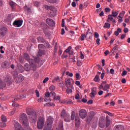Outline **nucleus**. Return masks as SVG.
Returning a JSON list of instances; mask_svg holds the SVG:
<instances>
[{"label": "nucleus", "instance_id": "obj_1", "mask_svg": "<svg viewBox=\"0 0 130 130\" xmlns=\"http://www.w3.org/2000/svg\"><path fill=\"white\" fill-rule=\"evenodd\" d=\"M60 116L62 118H64V121L66 122H70L71 121V119H70V114H68L67 112H66V110L63 109L60 113Z\"/></svg>", "mask_w": 130, "mask_h": 130}, {"label": "nucleus", "instance_id": "obj_2", "mask_svg": "<svg viewBox=\"0 0 130 130\" xmlns=\"http://www.w3.org/2000/svg\"><path fill=\"white\" fill-rule=\"evenodd\" d=\"M26 113L28 115H31V117L32 120H34V121H36V120H37V116L36 115V113L32 111L31 109L30 108L27 109Z\"/></svg>", "mask_w": 130, "mask_h": 130}, {"label": "nucleus", "instance_id": "obj_3", "mask_svg": "<svg viewBox=\"0 0 130 130\" xmlns=\"http://www.w3.org/2000/svg\"><path fill=\"white\" fill-rule=\"evenodd\" d=\"M45 120L43 118L40 117L37 121V127L39 129H42L44 125Z\"/></svg>", "mask_w": 130, "mask_h": 130}, {"label": "nucleus", "instance_id": "obj_4", "mask_svg": "<svg viewBox=\"0 0 130 130\" xmlns=\"http://www.w3.org/2000/svg\"><path fill=\"white\" fill-rule=\"evenodd\" d=\"M79 115L80 118L84 119L87 117V111L85 109H81L79 111Z\"/></svg>", "mask_w": 130, "mask_h": 130}, {"label": "nucleus", "instance_id": "obj_5", "mask_svg": "<svg viewBox=\"0 0 130 130\" xmlns=\"http://www.w3.org/2000/svg\"><path fill=\"white\" fill-rule=\"evenodd\" d=\"M81 123V120L80 119V117L79 116L78 114H76L75 115V126L77 127H79L80 126V124Z\"/></svg>", "mask_w": 130, "mask_h": 130}, {"label": "nucleus", "instance_id": "obj_6", "mask_svg": "<svg viewBox=\"0 0 130 130\" xmlns=\"http://www.w3.org/2000/svg\"><path fill=\"white\" fill-rule=\"evenodd\" d=\"M11 66V62L6 60L2 62L1 67L3 69H9Z\"/></svg>", "mask_w": 130, "mask_h": 130}, {"label": "nucleus", "instance_id": "obj_7", "mask_svg": "<svg viewBox=\"0 0 130 130\" xmlns=\"http://www.w3.org/2000/svg\"><path fill=\"white\" fill-rule=\"evenodd\" d=\"M13 25L15 27H21L23 25V21L22 20H15Z\"/></svg>", "mask_w": 130, "mask_h": 130}, {"label": "nucleus", "instance_id": "obj_8", "mask_svg": "<svg viewBox=\"0 0 130 130\" xmlns=\"http://www.w3.org/2000/svg\"><path fill=\"white\" fill-rule=\"evenodd\" d=\"M14 79L16 83H17L18 84H20V83L23 82V81L25 80L24 76H23L22 75H19L18 76H17V77Z\"/></svg>", "mask_w": 130, "mask_h": 130}, {"label": "nucleus", "instance_id": "obj_9", "mask_svg": "<svg viewBox=\"0 0 130 130\" xmlns=\"http://www.w3.org/2000/svg\"><path fill=\"white\" fill-rule=\"evenodd\" d=\"M8 32V28L4 27L0 29V35L1 37H4L7 34Z\"/></svg>", "mask_w": 130, "mask_h": 130}, {"label": "nucleus", "instance_id": "obj_10", "mask_svg": "<svg viewBox=\"0 0 130 130\" xmlns=\"http://www.w3.org/2000/svg\"><path fill=\"white\" fill-rule=\"evenodd\" d=\"M46 22L49 26H50V27H54V26H55V22L50 18H47L46 20Z\"/></svg>", "mask_w": 130, "mask_h": 130}, {"label": "nucleus", "instance_id": "obj_11", "mask_svg": "<svg viewBox=\"0 0 130 130\" xmlns=\"http://www.w3.org/2000/svg\"><path fill=\"white\" fill-rule=\"evenodd\" d=\"M97 88L92 87L91 88V92L90 93V96L92 99L95 97V95H97Z\"/></svg>", "mask_w": 130, "mask_h": 130}, {"label": "nucleus", "instance_id": "obj_12", "mask_svg": "<svg viewBox=\"0 0 130 130\" xmlns=\"http://www.w3.org/2000/svg\"><path fill=\"white\" fill-rule=\"evenodd\" d=\"M53 121H54V119L51 117V116H49L47 119V125H48L49 126H52Z\"/></svg>", "mask_w": 130, "mask_h": 130}, {"label": "nucleus", "instance_id": "obj_13", "mask_svg": "<svg viewBox=\"0 0 130 130\" xmlns=\"http://www.w3.org/2000/svg\"><path fill=\"white\" fill-rule=\"evenodd\" d=\"M45 97H46L45 99V101L46 102H47V101H49V100L50 101H51V99H50V98H49L50 97H51L50 92H47V91L45 93Z\"/></svg>", "mask_w": 130, "mask_h": 130}, {"label": "nucleus", "instance_id": "obj_14", "mask_svg": "<svg viewBox=\"0 0 130 130\" xmlns=\"http://www.w3.org/2000/svg\"><path fill=\"white\" fill-rule=\"evenodd\" d=\"M24 71H26V72H29V71L31 70V65H29L27 63H25L24 66Z\"/></svg>", "mask_w": 130, "mask_h": 130}, {"label": "nucleus", "instance_id": "obj_15", "mask_svg": "<svg viewBox=\"0 0 130 130\" xmlns=\"http://www.w3.org/2000/svg\"><path fill=\"white\" fill-rule=\"evenodd\" d=\"M5 82H6L8 86H10L11 84L13 82V79L11 77H6L5 79Z\"/></svg>", "mask_w": 130, "mask_h": 130}, {"label": "nucleus", "instance_id": "obj_16", "mask_svg": "<svg viewBox=\"0 0 130 130\" xmlns=\"http://www.w3.org/2000/svg\"><path fill=\"white\" fill-rule=\"evenodd\" d=\"M99 126L101 128H104L105 127V121L102 120L99 121Z\"/></svg>", "mask_w": 130, "mask_h": 130}, {"label": "nucleus", "instance_id": "obj_17", "mask_svg": "<svg viewBox=\"0 0 130 130\" xmlns=\"http://www.w3.org/2000/svg\"><path fill=\"white\" fill-rule=\"evenodd\" d=\"M55 16H56V12H55V9L52 10V11H50L49 13V17H50V18H52V17H55Z\"/></svg>", "mask_w": 130, "mask_h": 130}, {"label": "nucleus", "instance_id": "obj_18", "mask_svg": "<svg viewBox=\"0 0 130 130\" xmlns=\"http://www.w3.org/2000/svg\"><path fill=\"white\" fill-rule=\"evenodd\" d=\"M71 80H73V79H72V78H69V79H66L64 80L65 84L67 88L69 87V86L71 85Z\"/></svg>", "mask_w": 130, "mask_h": 130}, {"label": "nucleus", "instance_id": "obj_19", "mask_svg": "<svg viewBox=\"0 0 130 130\" xmlns=\"http://www.w3.org/2000/svg\"><path fill=\"white\" fill-rule=\"evenodd\" d=\"M45 9H46V10H49V11H50L51 12L52 11H54V10H55L53 6H48V5H45Z\"/></svg>", "mask_w": 130, "mask_h": 130}, {"label": "nucleus", "instance_id": "obj_20", "mask_svg": "<svg viewBox=\"0 0 130 130\" xmlns=\"http://www.w3.org/2000/svg\"><path fill=\"white\" fill-rule=\"evenodd\" d=\"M37 40L39 43H45V42L46 41L45 40H44V38L42 37H38L37 38Z\"/></svg>", "mask_w": 130, "mask_h": 130}, {"label": "nucleus", "instance_id": "obj_21", "mask_svg": "<svg viewBox=\"0 0 130 130\" xmlns=\"http://www.w3.org/2000/svg\"><path fill=\"white\" fill-rule=\"evenodd\" d=\"M86 38H88V39L92 40V38H93V35L90 32H86Z\"/></svg>", "mask_w": 130, "mask_h": 130}, {"label": "nucleus", "instance_id": "obj_22", "mask_svg": "<svg viewBox=\"0 0 130 130\" xmlns=\"http://www.w3.org/2000/svg\"><path fill=\"white\" fill-rule=\"evenodd\" d=\"M20 118L21 119H22V120H23V121H24L25 120H27V119H28V118H27V115H26V114L25 113L22 114L21 115Z\"/></svg>", "mask_w": 130, "mask_h": 130}, {"label": "nucleus", "instance_id": "obj_23", "mask_svg": "<svg viewBox=\"0 0 130 130\" xmlns=\"http://www.w3.org/2000/svg\"><path fill=\"white\" fill-rule=\"evenodd\" d=\"M59 130H63V121H60L58 125Z\"/></svg>", "mask_w": 130, "mask_h": 130}, {"label": "nucleus", "instance_id": "obj_24", "mask_svg": "<svg viewBox=\"0 0 130 130\" xmlns=\"http://www.w3.org/2000/svg\"><path fill=\"white\" fill-rule=\"evenodd\" d=\"M115 130H124V127L121 125H117L116 126Z\"/></svg>", "mask_w": 130, "mask_h": 130}, {"label": "nucleus", "instance_id": "obj_25", "mask_svg": "<svg viewBox=\"0 0 130 130\" xmlns=\"http://www.w3.org/2000/svg\"><path fill=\"white\" fill-rule=\"evenodd\" d=\"M23 57L25 60H29L30 59V56L27 53H24L23 54Z\"/></svg>", "mask_w": 130, "mask_h": 130}, {"label": "nucleus", "instance_id": "obj_26", "mask_svg": "<svg viewBox=\"0 0 130 130\" xmlns=\"http://www.w3.org/2000/svg\"><path fill=\"white\" fill-rule=\"evenodd\" d=\"M5 87H6V83L0 79V89H3V88H5Z\"/></svg>", "mask_w": 130, "mask_h": 130}, {"label": "nucleus", "instance_id": "obj_27", "mask_svg": "<svg viewBox=\"0 0 130 130\" xmlns=\"http://www.w3.org/2000/svg\"><path fill=\"white\" fill-rule=\"evenodd\" d=\"M100 78V76L99 75L97 74L95 76L93 80L94 81V82H97L98 83H99V82L100 81V79H99Z\"/></svg>", "mask_w": 130, "mask_h": 130}, {"label": "nucleus", "instance_id": "obj_28", "mask_svg": "<svg viewBox=\"0 0 130 130\" xmlns=\"http://www.w3.org/2000/svg\"><path fill=\"white\" fill-rule=\"evenodd\" d=\"M119 33H121V28H117V31H115L114 35L116 36H118V35H119Z\"/></svg>", "mask_w": 130, "mask_h": 130}, {"label": "nucleus", "instance_id": "obj_29", "mask_svg": "<svg viewBox=\"0 0 130 130\" xmlns=\"http://www.w3.org/2000/svg\"><path fill=\"white\" fill-rule=\"evenodd\" d=\"M22 123L24 126H26V127H27V126H29V122L28 121V119L24 121H23Z\"/></svg>", "mask_w": 130, "mask_h": 130}, {"label": "nucleus", "instance_id": "obj_30", "mask_svg": "<svg viewBox=\"0 0 130 130\" xmlns=\"http://www.w3.org/2000/svg\"><path fill=\"white\" fill-rule=\"evenodd\" d=\"M28 62L30 64V66H32V64H34L35 63H36V62H35V60L33 59H28Z\"/></svg>", "mask_w": 130, "mask_h": 130}, {"label": "nucleus", "instance_id": "obj_31", "mask_svg": "<svg viewBox=\"0 0 130 130\" xmlns=\"http://www.w3.org/2000/svg\"><path fill=\"white\" fill-rule=\"evenodd\" d=\"M31 68L32 69V71L34 72H35L36 70H37V65H36V63L32 64V65H30Z\"/></svg>", "mask_w": 130, "mask_h": 130}, {"label": "nucleus", "instance_id": "obj_32", "mask_svg": "<svg viewBox=\"0 0 130 130\" xmlns=\"http://www.w3.org/2000/svg\"><path fill=\"white\" fill-rule=\"evenodd\" d=\"M44 53V51L42 50H39V51L38 52L37 56H42Z\"/></svg>", "mask_w": 130, "mask_h": 130}, {"label": "nucleus", "instance_id": "obj_33", "mask_svg": "<svg viewBox=\"0 0 130 130\" xmlns=\"http://www.w3.org/2000/svg\"><path fill=\"white\" fill-rule=\"evenodd\" d=\"M1 120L2 122H7V121H8V119H7V117H6L5 115L1 116Z\"/></svg>", "mask_w": 130, "mask_h": 130}, {"label": "nucleus", "instance_id": "obj_34", "mask_svg": "<svg viewBox=\"0 0 130 130\" xmlns=\"http://www.w3.org/2000/svg\"><path fill=\"white\" fill-rule=\"evenodd\" d=\"M75 116H76V113L73 111L71 113V120H75Z\"/></svg>", "mask_w": 130, "mask_h": 130}, {"label": "nucleus", "instance_id": "obj_35", "mask_svg": "<svg viewBox=\"0 0 130 130\" xmlns=\"http://www.w3.org/2000/svg\"><path fill=\"white\" fill-rule=\"evenodd\" d=\"M110 88V85L109 84H106L103 88V90H104V91H107V90H108V89H109Z\"/></svg>", "mask_w": 130, "mask_h": 130}, {"label": "nucleus", "instance_id": "obj_36", "mask_svg": "<svg viewBox=\"0 0 130 130\" xmlns=\"http://www.w3.org/2000/svg\"><path fill=\"white\" fill-rule=\"evenodd\" d=\"M9 6L11 7L12 9H15V2L11 1L9 2Z\"/></svg>", "mask_w": 130, "mask_h": 130}, {"label": "nucleus", "instance_id": "obj_37", "mask_svg": "<svg viewBox=\"0 0 130 130\" xmlns=\"http://www.w3.org/2000/svg\"><path fill=\"white\" fill-rule=\"evenodd\" d=\"M113 17L112 15H108V18L107 19V22H109V21H112V20H113Z\"/></svg>", "mask_w": 130, "mask_h": 130}, {"label": "nucleus", "instance_id": "obj_38", "mask_svg": "<svg viewBox=\"0 0 130 130\" xmlns=\"http://www.w3.org/2000/svg\"><path fill=\"white\" fill-rule=\"evenodd\" d=\"M64 103L66 104H73V101L72 100H66L64 101Z\"/></svg>", "mask_w": 130, "mask_h": 130}, {"label": "nucleus", "instance_id": "obj_39", "mask_svg": "<svg viewBox=\"0 0 130 130\" xmlns=\"http://www.w3.org/2000/svg\"><path fill=\"white\" fill-rule=\"evenodd\" d=\"M44 43L45 47H46V48H49L50 47V44H49L48 41H46Z\"/></svg>", "mask_w": 130, "mask_h": 130}, {"label": "nucleus", "instance_id": "obj_40", "mask_svg": "<svg viewBox=\"0 0 130 130\" xmlns=\"http://www.w3.org/2000/svg\"><path fill=\"white\" fill-rule=\"evenodd\" d=\"M51 127H52V126H48L46 125L44 128V130H51Z\"/></svg>", "mask_w": 130, "mask_h": 130}, {"label": "nucleus", "instance_id": "obj_41", "mask_svg": "<svg viewBox=\"0 0 130 130\" xmlns=\"http://www.w3.org/2000/svg\"><path fill=\"white\" fill-rule=\"evenodd\" d=\"M46 1L48 3H50V4H55L57 2V0H46Z\"/></svg>", "mask_w": 130, "mask_h": 130}, {"label": "nucleus", "instance_id": "obj_42", "mask_svg": "<svg viewBox=\"0 0 130 130\" xmlns=\"http://www.w3.org/2000/svg\"><path fill=\"white\" fill-rule=\"evenodd\" d=\"M104 28H108L109 29V28H110V23L106 22L104 24Z\"/></svg>", "mask_w": 130, "mask_h": 130}, {"label": "nucleus", "instance_id": "obj_43", "mask_svg": "<svg viewBox=\"0 0 130 130\" xmlns=\"http://www.w3.org/2000/svg\"><path fill=\"white\" fill-rule=\"evenodd\" d=\"M80 38L82 41H84L85 40V38H87L86 35L85 34H82L80 36Z\"/></svg>", "mask_w": 130, "mask_h": 130}, {"label": "nucleus", "instance_id": "obj_44", "mask_svg": "<svg viewBox=\"0 0 130 130\" xmlns=\"http://www.w3.org/2000/svg\"><path fill=\"white\" fill-rule=\"evenodd\" d=\"M72 49V47L71 46H69L68 47L67 49H66V50L64 51V53H69L71 51V50Z\"/></svg>", "mask_w": 130, "mask_h": 130}, {"label": "nucleus", "instance_id": "obj_45", "mask_svg": "<svg viewBox=\"0 0 130 130\" xmlns=\"http://www.w3.org/2000/svg\"><path fill=\"white\" fill-rule=\"evenodd\" d=\"M93 118H91V117H89V116H88V117H87V120H86V122L87 123H90V122H91V120H92Z\"/></svg>", "mask_w": 130, "mask_h": 130}, {"label": "nucleus", "instance_id": "obj_46", "mask_svg": "<svg viewBox=\"0 0 130 130\" xmlns=\"http://www.w3.org/2000/svg\"><path fill=\"white\" fill-rule=\"evenodd\" d=\"M118 15V13L115 11L112 12V15L113 17H117V15Z\"/></svg>", "mask_w": 130, "mask_h": 130}, {"label": "nucleus", "instance_id": "obj_47", "mask_svg": "<svg viewBox=\"0 0 130 130\" xmlns=\"http://www.w3.org/2000/svg\"><path fill=\"white\" fill-rule=\"evenodd\" d=\"M39 77V74H38V72H35V73L34 74V77L35 79H38Z\"/></svg>", "mask_w": 130, "mask_h": 130}, {"label": "nucleus", "instance_id": "obj_48", "mask_svg": "<svg viewBox=\"0 0 130 130\" xmlns=\"http://www.w3.org/2000/svg\"><path fill=\"white\" fill-rule=\"evenodd\" d=\"M43 47H44V45H43L42 44H40L38 45V48H39V50H41V49H42V48H43Z\"/></svg>", "mask_w": 130, "mask_h": 130}, {"label": "nucleus", "instance_id": "obj_49", "mask_svg": "<svg viewBox=\"0 0 130 130\" xmlns=\"http://www.w3.org/2000/svg\"><path fill=\"white\" fill-rule=\"evenodd\" d=\"M109 125H110V120H106V127H108Z\"/></svg>", "mask_w": 130, "mask_h": 130}, {"label": "nucleus", "instance_id": "obj_50", "mask_svg": "<svg viewBox=\"0 0 130 130\" xmlns=\"http://www.w3.org/2000/svg\"><path fill=\"white\" fill-rule=\"evenodd\" d=\"M49 89L50 91H54L55 90V86L54 85H51Z\"/></svg>", "mask_w": 130, "mask_h": 130}, {"label": "nucleus", "instance_id": "obj_51", "mask_svg": "<svg viewBox=\"0 0 130 130\" xmlns=\"http://www.w3.org/2000/svg\"><path fill=\"white\" fill-rule=\"evenodd\" d=\"M72 92H73V90H72V89L71 88H68L67 90H66V93L67 94H71V93H72Z\"/></svg>", "mask_w": 130, "mask_h": 130}, {"label": "nucleus", "instance_id": "obj_52", "mask_svg": "<svg viewBox=\"0 0 130 130\" xmlns=\"http://www.w3.org/2000/svg\"><path fill=\"white\" fill-rule=\"evenodd\" d=\"M94 115H95V114H94V112H90L89 113L88 116H89V117H91L92 118H93V117H94Z\"/></svg>", "mask_w": 130, "mask_h": 130}, {"label": "nucleus", "instance_id": "obj_53", "mask_svg": "<svg viewBox=\"0 0 130 130\" xmlns=\"http://www.w3.org/2000/svg\"><path fill=\"white\" fill-rule=\"evenodd\" d=\"M50 94H51V97H55L56 96V93H55V92H53V91H51L50 92Z\"/></svg>", "mask_w": 130, "mask_h": 130}, {"label": "nucleus", "instance_id": "obj_54", "mask_svg": "<svg viewBox=\"0 0 130 130\" xmlns=\"http://www.w3.org/2000/svg\"><path fill=\"white\" fill-rule=\"evenodd\" d=\"M40 2H38L37 1L35 2L34 5L36 6V7H39L40 6Z\"/></svg>", "mask_w": 130, "mask_h": 130}, {"label": "nucleus", "instance_id": "obj_55", "mask_svg": "<svg viewBox=\"0 0 130 130\" xmlns=\"http://www.w3.org/2000/svg\"><path fill=\"white\" fill-rule=\"evenodd\" d=\"M118 19L119 23H121V22H122V17H121V16H120V15H119L118 16Z\"/></svg>", "mask_w": 130, "mask_h": 130}, {"label": "nucleus", "instance_id": "obj_56", "mask_svg": "<svg viewBox=\"0 0 130 130\" xmlns=\"http://www.w3.org/2000/svg\"><path fill=\"white\" fill-rule=\"evenodd\" d=\"M46 105L48 106H55L54 103H47Z\"/></svg>", "mask_w": 130, "mask_h": 130}, {"label": "nucleus", "instance_id": "obj_57", "mask_svg": "<svg viewBox=\"0 0 130 130\" xmlns=\"http://www.w3.org/2000/svg\"><path fill=\"white\" fill-rule=\"evenodd\" d=\"M13 74L14 78L18 77V73L17 72V71H14L13 72Z\"/></svg>", "mask_w": 130, "mask_h": 130}, {"label": "nucleus", "instance_id": "obj_58", "mask_svg": "<svg viewBox=\"0 0 130 130\" xmlns=\"http://www.w3.org/2000/svg\"><path fill=\"white\" fill-rule=\"evenodd\" d=\"M18 68L20 69V73H23V66L21 64H18Z\"/></svg>", "mask_w": 130, "mask_h": 130}, {"label": "nucleus", "instance_id": "obj_59", "mask_svg": "<svg viewBox=\"0 0 130 130\" xmlns=\"http://www.w3.org/2000/svg\"><path fill=\"white\" fill-rule=\"evenodd\" d=\"M76 80H80L79 78H80V73H77L76 74Z\"/></svg>", "mask_w": 130, "mask_h": 130}, {"label": "nucleus", "instance_id": "obj_60", "mask_svg": "<svg viewBox=\"0 0 130 130\" xmlns=\"http://www.w3.org/2000/svg\"><path fill=\"white\" fill-rule=\"evenodd\" d=\"M48 80H49V78L48 77L45 78L43 81V84H45V83H46L48 81Z\"/></svg>", "mask_w": 130, "mask_h": 130}, {"label": "nucleus", "instance_id": "obj_61", "mask_svg": "<svg viewBox=\"0 0 130 130\" xmlns=\"http://www.w3.org/2000/svg\"><path fill=\"white\" fill-rule=\"evenodd\" d=\"M53 99H54V100H56V101L60 100V96H56L53 98Z\"/></svg>", "mask_w": 130, "mask_h": 130}, {"label": "nucleus", "instance_id": "obj_62", "mask_svg": "<svg viewBox=\"0 0 130 130\" xmlns=\"http://www.w3.org/2000/svg\"><path fill=\"white\" fill-rule=\"evenodd\" d=\"M64 53H65L64 52L62 54V55H61V58L63 59L67 58V57H68V55H65Z\"/></svg>", "mask_w": 130, "mask_h": 130}, {"label": "nucleus", "instance_id": "obj_63", "mask_svg": "<svg viewBox=\"0 0 130 130\" xmlns=\"http://www.w3.org/2000/svg\"><path fill=\"white\" fill-rule=\"evenodd\" d=\"M126 74H127V72L125 70H124L121 74V76H125L126 75Z\"/></svg>", "mask_w": 130, "mask_h": 130}, {"label": "nucleus", "instance_id": "obj_64", "mask_svg": "<svg viewBox=\"0 0 130 130\" xmlns=\"http://www.w3.org/2000/svg\"><path fill=\"white\" fill-rule=\"evenodd\" d=\"M77 64L78 67H81V66H82V62H81V61L78 60Z\"/></svg>", "mask_w": 130, "mask_h": 130}]
</instances>
